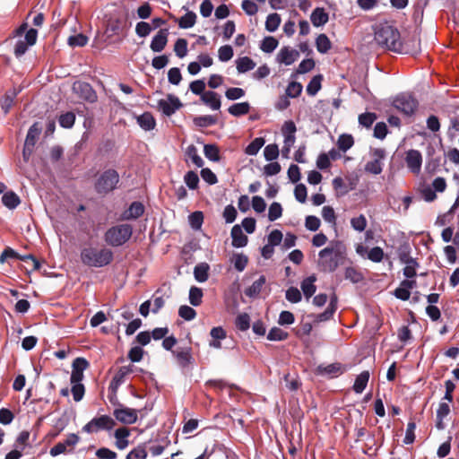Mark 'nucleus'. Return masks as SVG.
<instances>
[{
    "label": "nucleus",
    "instance_id": "obj_1",
    "mask_svg": "<svg viewBox=\"0 0 459 459\" xmlns=\"http://www.w3.org/2000/svg\"><path fill=\"white\" fill-rule=\"evenodd\" d=\"M347 260V248L341 240H333L318 253L317 265L321 272L333 273L345 264Z\"/></svg>",
    "mask_w": 459,
    "mask_h": 459
},
{
    "label": "nucleus",
    "instance_id": "obj_2",
    "mask_svg": "<svg viewBox=\"0 0 459 459\" xmlns=\"http://www.w3.org/2000/svg\"><path fill=\"white\" fill-rule=\"evenodd\" d=\"M374 39L382 48L396 53L403 52L400 32L388 22L379 23L376 26Z\"/></svg>",
    "mask_w": 459,
    "mask_h": 459
},
{
    "label": "nucleus",
    "instance_id": "obj_3",
    "mask_svg": "<svg viewBox=\"0 0 459 459\" xmlns=\"http://www.w3.org/2000/svg\"><path fill=\"white\" fill-rule=\"evenodd\" d=\"M80 258L86 266L100 268L108 265L113 261L114 254L108 247H86L81 250Z\"/></svg>",
    "mask_w": 459,
    "mask_h": 459
},
{
    "label": "nucleus",
    "instance_id": "obj_4",
    "mask_svg": "<svg viewBox=\"0 0 459 459\" xmlns=\"http://www.w3.org/2000/svg\"><path fill=\"white\" fill-rule=\"evenodd\" d=\"M133 234L130 224H118L107 230L104 234L105 242L111 247H121L126 244Z\"/></svg>",
    "mask_w": 459,
    "mask_h": 459
},
{
    "label": "nucleus",
    "instance_id": "obj_5",
    "mask_svg": "<svg viewBox=\"0 0 459 459\" xmlns=\"http://www.w3.org/2000/svg\"><path fill=\"white\" fill-rule=\"evenodd\" d=\"M119 182V175L117 170L109 169L105 170L95 183V190L98 194H108L113 191Z\"/></svg>",
    "mask_w": 459,
    "mask_h": 459
},
{
    "label": "nucleus",
    "instance_id": "obj_6",
    "mask_svg": "<svg viewBox=\"0 0 459 459\" xmlns=\"http://www.w3.org/2000/svg\"><path fill=\"white\" fill-rule=\"evenodd\" d=\"M418 105V100L408 93H401L393 100V106L407 117H411L415 113Z\"/></svg>",
    "mask_w": 459,
    "mask_h": 459
},
{
    "label": "nucleus",
    "instance_id": "obj_7",
    "mask_svg": "<svg viewBox=\"0 0 459 459\" xmlns=\"http://www.w3.org/2000/svg\"><path fill=\"white\" fill-rule=\"evenodd\" d=\"M116 426V421L108 415L95 417L82 427L86 433L99 432L100 430H111Z\"/></svg>",
    "mask_w": 459,
    "mask_h": 459
},
{
    "label": "nucleus",
    "instance_id": "obj_8",
    "mask_svg": "<svg viewBox=\"0 0 459 459\" xmlns=\"http://www.w3.org/2000/svg\"><path fill=\"white\" fill-rule=\"evenodd\" d=\"M373 160L368 161L365 165V171L373 175H379L383 170L382 160L385 157V151L377 148L373 151Z\"/></svg>",
    "mask_w": 459,
    "mask_h": 459
},
{
    "label": "nucleus",
    "instance_id": "obj_9",
    "mask_svg": "<svg viewBox=\"0 0 459 459\" xmlns=\"http://www.w3.org/2000/svg\"><path fill=\"white\" fill-rule=\"evenodd\" d=\"M182 107L179 99L172 94H169L166 100H160L158 101V108L167 117L173 115L178 109Z\"/></svg>",
    "mask_w": 459,
    "mask_h": 459
},
{
    "label": "nucleus",
    "instance_id": "obj_10",
    "mask_svg": "<svg viewBox=\"0 0 459 459\" xmlns=\"http://www.w3.org/2000/svg\"><path fill=\"white\" fill-rule=\"evenodd\" d=\"M73 91L81 99L94 102L97 100V94L91 85L85 82H75L73 84Z\"/></svg>",
    "mask_w": 459,
    "mask_h": 459
},
{
    "label": "nucleus",
    "instance_id": "obj_11",
    "mask_svg": "<svg viewBox=\"0 0 459 459\" xmlns=\"http://www.w3.org/2000/svg\"><path fill=\"white\" fill-rule=\"evenodd\" d=\"M113 415L117 420L124 424H133L137 420V411L123 404H118V408H115Z\"/></svg>",
    "mask_w": 459,
    "mask_h": 459
},
{
    "label": "nucleus",
    "instance_id": "obj_12",
    "mask_svg": "<svg viewBox=\"0 0 459 459\" xmlns=\"http://www.w3.org/2000/svg\"><path fill=\"white\" fill-rule=\"evenodd\" d=\"M7 258H16L23 262H31L32 270H38L40 267L39 262L32 255H20L13 249L7 247L0 255V263H4Z\"/></svg>",
    "mask_w": 459,
    "mask_h": 459
},
{
    "label": "nucleus",
    "instance_id": "obj_13",
    "mask_svg": "<svg viewBox=\"0 0 459 459\" xmlns=\"http://www.w3.org/2000/svg\"><path fill=\"white\" fill-rule=\"evenodd\" d=\"M172 355L175 357L178 365L181 368H186L194 363L191 347L178 348L172 351Z\"/></svg>",
    "mask_w": 459,
    "mask_h": 459
},
{
    "label": "nucleus",
    "instance_id": "obj_14",
    "mask_svg": "<svg viewBox=\"0 0 459 459\" xmlns=\"http://www.w3.org/2000/svg\"><path fill=\"white\" fill-rule=\"evenodd\" d=\"M299 57V52L290 47L285 46L279 51L276 60L285 65H292Z\"/></svg>",
    "mask_w": 459,
    "mask_h": 459
},
{
    "label": "nucleus",
    "instance_id": "obj_15",
    "mask_svg": "<svg viewBox=\"0 0 459 459\" xmlns=\"http://www.w3.org/2000/svg\"><path fill=\"white\" fill-rule=\"evenodd\" d=\"M169 34V29H160L151 41V49L156 53L161 52L168 43Z\"/></svg>",
    "mask_w": 459,
    "mask_h": 459
},
{
    "label": "nucleus",
    "instance_id": "obj_16",
    "mask_svg": "<svg viewBox=\"0 0 459 459\" xmlns=\"http://www.w3.org/2000/svg\"><path fill=\"white\" fill-rule=\"evenodd\" d=\"M405 161L408 169L412 173H419L420 171L422 156L419 151L410 150L406 154Z\"/></svg>",
    "mask_w": 459,
    "mask_h": 459
},
{
    "label": "nucleus",
    "instance_id": "obj_17",
    "mask_svg": "<svg viewBox=\"0 0 459 459\" xmlns=\"http://www.w3.org/2000/svg\"><path fill=\"white\" fill-rule=\"evenodd\" d=\"M201 100L212 110H219L221 108V96L215 91H205L202 94Z\"/></svg>",
    "mask_w": 459,
    "mask_h": 459
},
{
    "label": "nucleus",
    "instance_id": "obj_18",
    "mask_svg": "<svg viewBox=\"0 0 459 459\" xmlns=\"http://www.w3.org/2000/svg\"><path fill=\"white\" fill-rule=\"evenodd\" d=\"M231 238H232V246L234 247L239 248L247 246L248 238L243 233L242 229L239 225H234L231 229Z\"/></svg>",
    "mask_w": 459,
    "mask_h": 459
},
{
    "label": "nucleus",
    "instance_id": "obj_19",
    "mask_svg": "<svg viewBox=\"0 0 459 459\" xmlns=\"http://www.w3.org/2000/svg\"><path fill=\"white\" fill-rule=\"evenodd\" d=\"M144 212V206L141 202H133L127 210H126L122 218L124 220H134L141 217Z\"/></svg>",
    "mask_w": 459,
    "mask_h": 459
},
{
    "label": "nucleus",
    "instance_id": "obj_20",
    "mask_svg": "<svg viewBox=\"0 0 459 459\" xmlns=\"http://www.w3.org/2000/svg\"><path fill=\"white\" fill-rule=\"evenodd\" d=\"M316 281V276L312 274L305 278L300 283L301 290L307 300L315 294L316 290V286L315 285Z\"/></svg>",
    "mask_w": 459,
    "mask_h": 459
},
{
    "label": "nucleus",
    "instance_id": "obj_21",
    "mask_svg": "<svg viewBox=\"0 0 459 459\" xmlns=\"http://www.w3.org/2000/svg\"><path fill=\"white\" fill-rule=\"evenodd\" d=\"M310 20L315 27H320L327 23L329 16L324 8L316 7L313 10Z\"/></svg>",
    "mask_w": 459,
    "mask_h": 459
},
{
    "label": "nucleus",
    "instance_id": "obj_22",
    "mask_svg": "<svg viewBox=\"0 0 459 459\" xmlns=\"http://www.w3.org/2000/svg\"><path fill=\"white\" fill-rule=\"evenodd\" d=\"M17 94L18 91L13 89L6 91V93L1 98L0 107L4 115L9 113Z\"/></svg>",
    "mask_w": 459,
    "mask_h": 459
},
{
    "label": "nucleus",
    "instance_id": "obj_23",
    "mask_svg": "<svg viewBox=\"0 0 459 459\" xmlns=\"http://www.w3.org/2000/svg\"><path fill=\"white\" fill-rule=\"evenodd\" d=\"M129 430L126 428H119L115 431L116 446L119 450H124L127 447L129 441L127 439L129 436Z\"/></svg>",
    "mask_w": 459,
    "mask_h": 459
},
{
    "label": "nucleus",
    "instance_id": "obj_24",
    "mask_svg": "<svg viewBox=\"0 0 459 459\" xmlns=\"http://www.w3.org/2000/svg\"><path fill=\"white\" fill-rule=\"evenodd\" d=\"M41 130L40 125L35 122L28 130L24 144L34 148Z\"/></svg>",
    "mask_w": 459,
    "mask_h": 459
},
{
    "label": "nucleus",
    "instance_id": "obj_25",
    "mask_svg": "<svg viewBox=\"0 0 459 459\" xmlns=\"http://www.w3.org/2000/svg\"><path fill=\"white\" fill-rule=\"evenodd\" d=\"M266 279L264 275H261L255 281L251 286L245 290V295L249 298H256L262 290L263 286L265 284Z\"/></svg>",
    "mask_w": 459,
    "mask_h": 459
},
{
    "label": "nucleus",
    "instance_id": "obj_26",
    "mask_svg": "<svg viewBox=\"0 0 459 459\" xmlns=\"http://www.w3.org/2000/svg\"><path fill=\"white\" fill-rule=\"evenodd\" d=\"M137 123L140 127L145 131H151L154 129L156 121L152 113L144 112L137 117Z\"/></svg>",
    "mask_w": 459,
    "mask_h": 459
},
{
    "label": "nucleus",
    "instance_id": "obj_27",
    "mask_svg": "<svg viewBox=\"0 0 459 459\" xmlns=\"http://www.w3.org/2000/svg\"><path fill=\"white\" fill-rule=\"evenodd\" d=\"M251 108L247 101L232 104L229 108V113L236 117L247 115Z\"/></svg>",
    "mask_w": 459,
    "mask_h": 459
},
{
    "label": "nucleus",
    "instance_id": "obj_28",
    "mask_svg": "<svg viewBox=\"0 0 459 459\" xmlns=\"http://www.w3.org/2000/svg\"><path fill=\"white\" fill-rule=\"evenodd\" d=\"M368 379H369V372L365 370V371H362L359 376H357L355 381H354V384H353V391L356 393V394H361L367 385H368Z\"/></svg>",
    "mask_w": 459,
    "mask_h": 459
},
{
    "label": "nucleus",
    "instance_id": "obj_29",
    "mask_svg": "<svg viewBox=\"0 0 459 459\" xmlns=\"http://www.w3.org/2000/svg\"><path fill=\"white\" fill-rule=\"evenodd\" d=\"M2 203L5 207L12 210L20 204L21 200L14 192L8 191L2 196Z\"/></svg>",
    "mask_w": 459,
    "mask_h": 459
},
{
    "label": "nucleus",
    "instance_id": "obj_30",
    "mask_svg": "<svg viewBox=\"0 0 459 459\" xmlns=\"http://www.w3.org/2000/svg\"><path fill=\"white\" fill-rule=\"evenodd\" d=\"M196 18L197 16L193 11H188L178 20V27L180 29H190L195 24Z\"/></svg>",
    "mask_w": 459,
    "mask_h": 459
},
{
    "label": "nucleus",
    "instance_id": "obj_31",
    "mask_svg": "<svg viewBox=\"0 0 459 459\" xmlns=\"http://www.w3.org/2000/svg\"><path fill=\"white\" fill-rule=\"evenodd\" d=\"M411 247L409 244L405 243L398 248V258L403 264H415V258L411 256Z\"/></svg>",
    "mask_w": 459,
    "mask_h": 459
},
{
    "label": "nucleus",
    "instance_id": "obj_32",
    "mask_svg": "<svg viewBox=\"0 0 459 459\" xmlns=\"http://www.w3.org/2000/svg\"><path fill=\"white\" fill-rule=\"evenodd\" d=\"M126 376L127 375L126 374V369L119 368L109 384V392H117L119 386L124 384Z\"/></svg>",
    "mask_w": 459,
    "mask_h": 459
},
{
    "label": "nucleus",
    "instance_id": "obj_33",
    "mask_svg": "<svg viewBox=\"0 0 459 459\" xmlns=\"http://www.w3.org/2000/svg\"><path fill=\"white\" fill-rule=\"evenodd\" d=\"M193 123L198 127H208L215 125L217 123V118L212 115L198 116L193 118Z\"/></svg>",
    "mask_w": 459,
    "mask_h": 459
},
{
    "label": "nucleus",
    "instance_id": "obj_34",
    "mask_svg": "<svg viewBox=\"0 0 459 459\" xmlns=\"http://www.w3.org/2000/svg\"><path fill=\"white\" fill-rule=\"evenodd\" d=\"M237 70L239 74L247 73L255 68V63L248 56H243L236 61Z\"/></svg>",
    "mask_w": 459,
    "mask_h": 459
},
{
    "label": "nucleus",
    "instance_id": "obj_35",
    "mask_svg": "<svg viewBox=\"0 0 459 459\" xmlns=\"http://www.w3.org/2000/svg\"><path fill=\"white\" fill-rule=\"evenodd\" d=\"M316 47L319 53L325 54L331 49L332 43L329 38L323 33L318 35L316 39Z\"/></svg>",
    "mask_w": 459,
    "mask_h": 459
},
{
    "label": "nucleus",
    "instance_id": "obj_36",
    "mask_svg": "<svg viewBox=\"0 0 459 459\" xmlns=\"http://www.w3.org/2000/svg\"><path fill=\"white\" fill-rule=\"evenodd\" d=\"M265 141L263 137L255 138L245 149L247 155L255 156L258 153L260 149L264 146Z\"/></svg>",
    "mask_w": 459,
    "mask_h": 459
},
{
    "label": "nucleus",
    "instance_id": "obj_37",
    "mask_svg": "<svg viewBox=\"0 0 459 459\" xmlns=\"http://www.w3.org/2000/svg\"><path fill=\"white\" fill-rule=\"evenodd\" d=\"M322 81V74L315 75L307 85V93L309 96H315L321 89Z\"/></svg>",
    "mask_w": 459,
    "mask_h": 459
},
{
    "label": "nucleus",
    "instance_id": "obj_38",
    "mask_svg": "<svg viewBox=\"0 0 459 459\" xmlns=\"http://www.w3.org/2000/svg\"><path fill=\"white\" fill-rule=\"evenodd\" d=\"M209 265L207 264H197L194 268L195 279L199 282H204L208 279Z\"/></svg>",
    "mask_w": 459,
    "mask_h": 459
},
{
    "label": "nucleus",
    "instance_id": "obj_39",
    "mask_svg": "<svg viewBox=\"0 0 459 459\" xmlns=\"http://www.w3.org/2000/svg\"><path fill=\"white\" fill-rule=\"evenodd\" d=\"M278 40L272 36L264 37L260 44V48L264 53H272L278 47Z\"/></svg>",
    "mask_w": 459,
    "mask_h": 459
},
{
    "label": "nucleus",
    "instance_id": "obj_40",
    "mask_svg": "<svg viewBox=\"0 0 459 459\" xmlns=\"http://www.w3.org/2000/svg\"><path fill=\"white\" fill-rule=\"evenodd\" d=\"M281 21V16L278 13L269 14L265 21V30L269 32H274L279 28Z\"/></svg>",
    "mask_w": 459,
    "mask_h": 459
},
{
    "label": "nucleus",
    "instance_id": "obj_41",
    "mask_svg": "<svg viewBox=\"0 0 459 459\" xmlns=\"http://www.w3.org/2000/svg\"><path fill=\"white\" fill-rule=\"evenodd\" d=\"M186 153L197 168H202L204 166V162L198 154L197 148L194 144H191L186 148Z\"/></svg>",
    "mask_w": 459,
    "mask_h": 459
},
{
    "label": "nucleus",
    "instance_id": "obj_42",
    "mask_svg": "<svg viewBox=\"0 0 459 459\" xmlns=\"http://www.w3.org/2000/svg\"><path fill=\"white\" fill-rule=\"evenodd\" d=\"M318 370L322 375H327L331 377H336L342 373V366L339 363L329 364L325 367L320 366Z\"/></svg>",
    "mask_w": 459,
    "mask_h": 459
},
{
    "label": "nucleus",
    "instance_id": "obj_43",
    "mask_svg": "<svg viewBox=\"0 0 459 459\" xmlns=\"http://www.w3.org/2000/svg\"><path fill=\"white\" fill-rule=\"evenodd\" d=\"M204 156L211 161H219L220 157V150L215 144H205L204 146Z\"/></svg>",
    "mask_w": 459,
    "mask_h": 459
},
{
    "label": "nucleus",
    "instance_id": "obj_44",
    "mask_svg": "<svg viewBox=\"0 0 459 459\" xmlns=\"http://www.w3.org/2000/svg\"><path fill=\"white\" fill-rule=\"evenodd\" d=\"M353 144L354 140L352 135L347 134H341L337 141L338 148L343 152H346L349 149H351Z\"/></svg>",
    "mask_w": 459,
    "mask_h": 459
},
{
    "label": "nucleus",
    "instance_id": "obj_45",
    "mask_svg": "<svg viewBox=\"0 0 459 459\" xmlns=\"http://www.w3.org/2000/svg\"><path fill=\"white\" fill-rule=\"evenodd\" d=\"M377 116L373 112H365L359 116V126L365 128H370L374 122L377 120Z\"/></svg>",
    "mask_w": 459,
    "mask_h": 459
},
{
    "label": "nucleus",
    "instance_id": "obj_46",
    "mask_svg": "<svg viewBox=\"0 0 459 459\" xmlns=\"http://www.w3.org/2000/svg\"><path fill=\"white\" fill-rule=\"evenodd\" d=\"M203 290L202 289L193 286L189 290V302L194 307H197L202 303Z\"/></svg>",
    "mask_w": 459,
    "mask_h": 459
},
{
    "label": "nucleus",
    "instance_id": "obj_47",
    "mask_svg": "<svg viewBox=\"0 0 459 459\" xmlns=\"http://www.w3.org/2000/svg\"><path fill=\"white\" fill-rule=\"evenodd\" d=\"M188 220L191 228L194 230H198L201 229L204 222V214L199 211L194 212L189 215Z\"/></svg>",
    "mask_w": 459,
    "mask_h": 459
},
{
    "label": "nucleus",
    "instance_id": "obj_48",
    "mask_svg": "<svg viewBox=\"0 0 459 459\" xmlns=\"http://www.w3.org/2000/svg\"><path fill=\"white\" fill-rule=\"evenodd\" d=\"M58 122L61 127L64 128H72L75 122V115L74 112H66L61 114Z\"/></svg>",
    "mask_w": 459,
    "mask_h": 459
},
{
    "label": "nucleus",
    "instance_id": "obj_49",
    "mask_svg": "<svg viewBox=\"0 0 459 459\" xmlns=\"http://www.w3.org/2000/svg\"><path fill=\"white\" fill-rule=\"evenodd\" d=\"M236 327L242 332H245L250 327V316L247 313L239 314L235 320Z\"/></svg>",
    "mask_w": 459,
    "mask_h": 459
},
{
    "label": "nucleus",
    "instance_id": "obj_50",
    "mask_svg": "<svg viewBox=\"0 0 459 459\" xmlns=\"http://www.w3.org/2000/svg\"><path fill=\"white\" fill-rule=\"evenodd\" d=\"M148 451L144 445H140L131 450L126 459H146Z\"/></svg>",
    "mask_w": 459,
    "mask_h": 459
},
{
    "label": "nucleus",
    "instance_id": "obj_51",
    "mask_svg": "<svg viewBox=\"0 0 459 459\" xmlns=\"http://www.w3.org/2000/svg\"><path fill=\"white\" fill-rule=\"evenodd\" d=\"M232 262L238 272H243L247 265L248 258L244 254H235Z\"/></svg>",
    "mask_w": 459,
    "mask_h": 459
},
{
    "label": "nucleus",
    "instance_id": "obj_52",
    "mask_svg": "<svg viewBox=\"0 0 459 459\" xmlns=\"http://www.w3.org/2000/svg\"><path fill=\"white\" fill-rule=\"evenodd\" d=\"M288 336V333L279 327H273L267 334V339L270 341H284Z\"/></svg>",
    "mask_w": 459,
    "mask_h": 459
},
{
    "label": "nucleus",
    "instance_id": "obj_53",
    "mask_svg": "<svg viewBox=\"0 0 459 459\" xmlns=\"http://www.w3.org/2000/svg\"><path fill=\"white\" fill-rule=\"evenodd\" d=\"M184 181L189 189L195 190L198 187L199 177L195 171H187L185 174Z\"/></svg>",
    "mask_w": 459,
    "mask_h": 459
},
{
    "label": "nucleus",
    "instance_id": "obj_54",
    "mask_svg": "<svg viewBox=\"0 0 459 459\" xmlns=\"http://www.w3.org/2000/svg\"><path fill=\"white\" fill-rule=\"evenodd\" d=\"M282 215V207L280 203L273 202L268 211V220L274 221Z\"/></svg>",
    "mask_w": 459,
    "mask_h": 459
},
{
    "label": "nucleus",
    "instance_id": "obj_55",
    "mask_svg": "<svg viewBox=\"0 0 459 459\" xmlns=\"http://www.w3.org/2000/svg\"><path fill=\"white\" fill-rule=\"evenodd\" d=\"M302 84L298 82H290L286 88V95L290 98H297L302 92Z\"/></svg>",
    "mask_w": 459,
    "mask_h": 459
},
{
    "label": "nucleus",
    "instance_id": "obj_56",
    "mask_svg": "<svg viewBox=\"0 0 459 459\" xmlns=\"http://www.w3.org/2000/svg\"><path fill=\"white\" fill-rule=\"evenodd\" d=\"M176 56L183 58L187 54V41L185 39H178L174 45Z\"/></svg>",
    "mask_w": 459,
    "mask_h": 459
},
{
    "label": "nucleus",
    "instance_id": "obj_57",
    "mask_svg": "<svg viewBox=\"0 0 459 459\" xmlns=\"http://www.w3.org/2000/svg\"><path fill=\"white\" fill-rule=\"evenodd\" d=\"M264 159L268 161L276 160L279 156V148L277 144H268L264 149Z\"/></svg>",
    "mask_w": 459,
    "mask_h": 459
},
{
    "label": "nucleus",
    "instance_id": "obj_58",
    "mask_svg": "<svg viewBox=\"0 0 459 459\" xmlns=\"http://www.w3.org/2000/svg\"><path fill=\"white\" fill-rule=\"evenodd\" d=\"M178 316L186 321H191L196 316V311L187 305H183L178 309Z\"/></svg>",
    "mask_w": 459,
    "mask_h": 459
},
{
    "label": "nucleus",
    "instance_id": "obj_59",
    "mask_svg": "<svg viewBox=\"0 0 459 459\" xmlns=\"http://www.w3.org/2000/svg\"><path fill=\"white\" fill-rule=\"evenodd\" d=\"M233 48L230 45L221 46L218 50V57L221 62H227L233 56Z\"/></svg>",
    "mask_w": 459,
    "mask_h": 459
},
{
    "label": "nucleus",
    "instance_id": "obj_60",
    "mask_svg": "<svg viewBox=\"0 0 459 459\" xmlns=\"http://www.w3.org/2000/svg\"><path fill=\"white\" fill-rule=\"evenodd\" d=\"M152 30V27L150 23L146 22H139L135 26V33L140 38L147 37L151 31Z\"/></svg>",
    "mask_w": 459,
    "mask_h": 459
},
{
    "label": "nucleus",
    "instance_id": "obj_61",
    "mask_svg": "<svg viewBox=\"0 0 459 459\" xmlns=\"http://www.w3.org/2000/svg\"><path fill=\"white\" fill-rule=\"evenodd\" d=\"M285 298L288 301H290L291 303H299L302 299V295L298 288L290 287L286 290Z\"/></svg>",
    "mask_w": 459,
    "mask_h": 459
},
{
    "label": "nucleus",
    "instance_id": "obj_62",
    "mask_svg": "<svg viewBox=\"0 0 459 459\" xmlns=\"http://www.w3.org/2000/svg\"><path fill=\"white\" fill-rule=\"evenodd\" d=\"M351 225L356 231L362 232L367 227V220L363 214L351 220Z\"/></svg>",
    "mask_w": 459,
    "mask_h": 459
},
{
    "label": "nucleus",
    "instance_id": "obj_63",
    "mask_svg": "<svg viewBox=\"0 0 459 459\" xmlns=\"http://www.w3.org/2000/svg\"><path fill=\"white\" fill-rule=\"evenodd\" d=\"M314 67H315L314 59H312V58L304 59L299 63V65L296 70V74H303L308 73L311 70H313Z\"/></svg>",
    "mask_w": 459,
    "mask_h": 459
},
{
    "label": "nucleus",
    "instance_id": "obj_64",
    "mask_svg": "<svg viewBox=\"0 0 459 459\" xmlns=\"http://www.w3.org/2000/svg\"><path fill=\"white\" fill-rule=\"evenodd\" d=\"M384 251L380 247H375L368 251L367 258L374 263H380L384 258Z\"/></svg>",
    "mask_w": 459,
    "mask_h": 459
}]
</instances>
